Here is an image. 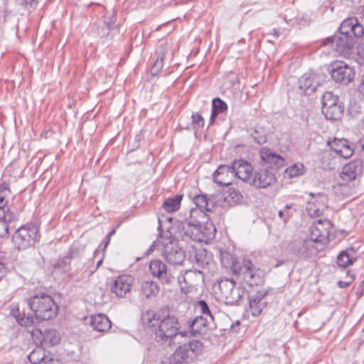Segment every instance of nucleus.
I'll return each instance as SVG.
<instances>
[{
  "instance_id": "obj_14",
  "label": "nucleus",
  "mask_w": 364,
  "mask_h": 364,
  "mask_svg": "<svg viewBox=\"0 0 364 364\" xmlns=\"http://www.w3.org/2000/svg\"><path fill=\"white\" fill-rule=\"evenodd\" d=\"M326 44L330 46L340 53L350 50L353 45V38L346 35L334 36L326 39Z\"/></svg>"
},
{
  "instance_id": "obj_40",
  "label": "nucleus",
  "mask_w": 364,
  "mask_h": 364,
  "mask_svg": "<svg viewBox=\"0 0 364 364\" xmlns=\"http://www.w3.org/2000/svg\"><path fill=\"white\" fill-rule=\"evenodd\" d=\"M228 107L226 103L221 99L216 97L213 100L212 102V109L216 112L222 113L227 109Z\"/></svg>"
},
{
  "instance_id": "obj_51",
  "label": "nucleus",
  "mask_w": 364,
  "mask_h": 364,
  "mask_svg": "<svg viewBox=\"0 0 364 364\" xmlns=\"http://www.w3.org/2000/svg\"><path fill=\"white\" fill-rule=\"evenodd\" d=\"M358 90L359 92L364 95V75H363L360 82L358 85Z\"/></svg>"
},
{
  "instance_id": "obj_27",
  "label": "nucleus",
  "mask_w": 364,
  "mask_h": 364,
  "mask_svg": "<svg viewBox=\"0 0 364 364\" xmlns=\"http://www.w3.org/2000/svg\"><path fill=\"white\" fill-rule=\"evenodd\" d=\"M161 317L160 312L155 313L153 311H147L142 314L141 321L148 327H155L159 325Z\"/></svg>"
},
{
  "instance_id": "obj_28",
  "label": "nucleus",
  "mask_w": 364,
  "mask_h": 364,
  "mask_svg": "<svg viewBox=\"0 0 364 364\" xmlns=\"http://www.w3.org/2000/svg\"><path fill=\"white\" fill-rule=\"evenodd\" d=\"M159 289L157 284L152 281L143 282L141 286V294L146 298L156 296Z\"/></svg>"
},
{
  "instance_id": "obj_13",
  "label": "nucleus",
  "mask_w": 364,
  "mask_h": 364,
  "mask_svg": "<svg viewBox=\"0 0 364 364\" xmlns=\"http://www.w3.org/2000/svg\"><path fill=\"white\" fill-rule=\"evenodd\" d=\"M32 336L36 338L41 343L46 346H55L60 341V334L55 329H48L44 332L40 329H35L32 331Z\"/></svg>"
},
{
  "instance_id": "obj_50",
  "label": "nucleus",
  "mask_w": 364,
  "mask_h": 364,
  "mask_svg": "<svg viewBox=\"0 0 364 364\" xmlns=\"http://www.w3.org/2000/svg\"><path fill=\"white\" fill-rule=\"evenodd\" d=\"M9 192H10L9 188V187H8V186L6 184L1 185V186H0V193L6 196V195H8V193H9Z\"/></svg>"
},
{
  "instance_id": "obj_35",
  "label": "nucleus",
  "mask_w": 364,
  "mask_h": 364,
  "mask_svg": "<svg viewBox=\"0 0 364 364\" xmlns=\"http://www.w3.org/2000/svg\"><path fill=\"white\" fill-rule=\"evenodd\" d=\"M304 173V166L302 164L291 165L285 170V175L289 178H294L301 176Z\"/></svg>"
},
{
  "instance_id": "obj_57",
  "label": "nucleus",
  "mask_w": 364,
  "mask_h": 364,
  "mask_svg": "<svg viewBox=\"0 0 364 364\" xmlns=\"http://www.w3.org/2000/svg\"><path fill=\"white\" fill-rule=\"evenodd\" d=\"M109 241H110V237H106V240L105 241V245H104V248L105 249L107 247V246L108 245V244L109 243Z\"/></svg>"
},
{
  "instance_id": "obj_12",
  "label": "nucleus",
  "mask_w": 364,
  "mask_h": 364,
  "mask_svg": "<svg viewBox=\"0 0 364 364\" xmlns=\"http://www.w3.org/2000/svg\"><path fill=\"white\" fill-rule=\"evenodd\" d=\"M231 167L232 176L237 177L250 183L252 176V166L250 163L242 159L235 160L232 162Z\"/></svg>"
},
{
  "instance_id": "obj_47",
  "label": "nucleus",
  "mask_w": 364,
  "mask_h": 364,
  "mask_svg": "<svg viewBox=\"0 0 364 364\" xmlns=\"http://www.w3.org/2000/svg\"><path fill=\"white\" fill-rule=\"evenodd\" d=\"M257 132L255 131L254 134H252V136L254 139L255 141L259 144H262L265 143L266 138L264 136H257Z\"/></svg>"
},
{
  "instance_id": "obj_53",
  "label": "nucleus",
  "mask_w": 364,
  "mask_h": 364,
  "mask_svg": "<svg viewBox=\"0 0 364 364\" xmlns=\"http://www.w3.org/2000/svg\"><path fill=\"white\" fill-rule=\"evenodd\" d=\"M234 195V196H232V198H235V200L237 201V200H240V198L241 196H240V194L236 192L235 191H233L232 193H230V196H232Z\"/></svg>"
},
{
  "instance_id": "obj_20",
  "label": "nucleus",
  "mask_w": 364,
  "mask_h": 364,
  "mask_svg": "<svg viewBox=\"0 0 364 364\" xmlns=\"http://www.w3.org/2000/svg\"><path fill=\"white\" fill-rule=\"evenodd\" d=\"M149 270L151 274L164 282H168L170 274L167 267L161 260L156 259L150 262Z\"/></svg>"
},
{
  "instance_id": "obj_60",
  "label": "nucleus",
  "mask_w": 364,
  "mask_h": 364,
  "mask_svg": "<svg viewBox=\"0 0 364 364\" xmlns=\"http://www.w3.org/2000/svg\"><path fill=\"white\" fill-rule=\"evenodd\" d=\"M278 215L279 218H283L284 216V210H279Z\"/></svg>"
},
{
  "instance_id": "obj_11",
  "label": "nucleus",
  "mask_w": 364,
  "mask_h": 364,
  "mask_svg": "<svg viewBox=\"0 0 364 364\" xmlns=\"http://www.w3.org/2000/svg\"><path fill=\"white\" fill-rule=\"evenodd\" d=\"M134 279L130 275H120L114 279L111 287V292L116 296L124 297L130 291Z\"/></svg>"
},
{
  "instance_id": "obj_43",
  "label": "nucleus",
  "mask_w": 364,
  "mask_h": 364,
  "mask_svg": "<svg viewBox=\"0 0 364 364\" xmlns=\"http://www.w3.org/2000/svg\"><path fill=\"white\" fill-rule=\"evenodd\" d=\"M352 28L351 38L355 36L356 38L360 37L363 35V27L357 20V23H354Z\"/></svg>"
},
{
  "instance_id": "obj_18",
  "label": "nucleus",
  "mask_w": 364,
  "mask_h": 364,
  "mask_svg": "<svg viewBox=\"0 0 364 364\" xmlns=\"http://www.w3.org/2000/svg\"><path fill=\"white\" fill-rule=\"evenodd\" d=\"M88 324L93 331L101 333L109 331L112 326L109 318L103 314L91 315L89 317Z\"/></svg>"
},
{
  "instance_id": "obj_25",
  "label": "nucleus",
  "mask_w": 364,
  "mask_h": 364,
  "mask_svg": "<svg viewBox=\"0 0 364 364\" xmlns=\"http://www.w3.org/2000/svg\"><path fill=\"white\" fill-rule=\"evenodd\" d=\"M28 358L32 364H53V359L46 354L41 348H35L28 355Z\"/></svg>"
},
{
  "instance_id": "obj_1",
  "label": "nucleus",
  "mask_w": 364,
  "mask_h": 364,
  "mask_svg": "<svg viewBox=\"0 0 364 364\" xmlns=\"http://www.w3.org/2000/svg\"><path fill=\"white\" fill-rule=\"evenodd\" d=\"M193 200L196 208H191L188 214L179 215L172 227V233L177 240L203 242L213 237L215 228L212 223H207L205 227L201 225V220L205 218V211H210L208 198L205 195L198 194Z\"/></svg>"
},
{
  "instance_id": "obj_54",
  "label": "nucleus",
  "mask_w": 364,
  "mask_h": 364,
  "mask_svg": "<svg viewBox=\"0 0 364 364\" xmlns=\"http://www.w3.org/2000/svg\"><path fill=\"white\" fill-rule=\"evenodd\" d=\"M338 287H341V288H344V287H348V283L345 282H342V281H339V282H338Z\"/></svg>"
},
{
  "instance_id": "obj_31",
  "label": "nucleus",
  "mask_w": 364,
  "mask_h": 364,
  "mask_svg": "<svg viewBox=\"0 0 364 364\" xmlns=\"http://www.w3.org/2000/svg\"><path fill=\"white\" fill-rule=\"evenodd\" d=\"M336 105H340L338 96L331 92H326L322 97V110Z\"/></svg>"
},
{
  "instance_id": "obj_23",
  "label": "nucleus",
  "mask_w": 364,
  "mask_h": 364,
  "mask_svg": "<svg viewBox=\"0 0 364 364\" xmlns=\"http://www.w3.org/2000/svg\"><path fill=\"white\" fill-rule=\"evenodd\" d=\"M260 156L262 161L264 165L269 166V168H279L283 164V158L274 153L271 149L263 148L260 151Z\"/></svg>"
},
{
  "instance_id": "obj_26",
  "label": "nucleus",
  "mask_w": 364,
  "mask_h": 364,
  "mask_svg": "<svg viewBox=\"0 0 364 364\" xmlns=\"http://www.w3.org/2000/svg\"><path fill=\"white\" fill-rule=\"evenodd\" d=\"M354 254L355 252L353 248L342 251L337 258L338 266L342 268H346L349 265H351L356 259Z\"/></svg>"
},
{
  "instance_id": "obj_6",
  "label": "nucleus",
  "mask_w": 364,
  "mask_h": 364,
  "mask_svg": "<svg viewBox=\"0 0 364 364\" xmlns=\"http://www.w3.org/2000/svg\"><path fill=\"white\" fill-rule=\"evenodd\" d=\"M156 334L161 339L172 338L178 334L182 336L186 335V331H179V323L178 318L169 314L161 317L158 325V330Z\"/></svg>"
},
{
  "instance_id": "obj_24",
  "label": "nucleus",
  "mask_w": 364,
  "mask_h": 364,
  "mask_svg": "<svg viewBox=\"0 0 364 364\" xmlns=\"http://www.w3.org/2000/svg\"><path fill=\"white\" fill-rule=\"evenodd\" d=\"M236 285V282L232 279L224 278L219 281V297L225 304H228L230 298H232L231 294Z\"/></svg>"
},
{
  "instance_id": "obj_16",
  "label": "nucleus",
  "mask_w": 364,
  "mask_h": 364,
  "mask_svg": "<svg viewBox=\"0 0 364 364\" xmlns=\"http://www.w3.org/2000/svg\"><path fill=\"white\" fill-rule=\"evenodd\" d=\"M363 163L361 160H353L343 167L341 177L343 181H350L355 180L362 173Z\"/></svg>"
},
{
  "instance_id": "obj_9",
  "label": "nucleus",
  "mask_w": 364,
  "mask_h": 364,
  "mask_svg": "<svg viewBox=\"0 0 364 364\" xmlns=\"http://www.w3.org/2000/svg\"><path fill=\"white\" fill-rule=\"evenodd\" d=\"M331 223L326 219L316 220L310 228V239L315 243L326 245L329 242Z\"/></svg>"
},
{
  "instance_id": "obj_19",
  "label": "nucleus",
  "mask_w": 364,
  "mask_h": 364,
  "mask_svg": "<svg viewBox=\"0 0 364 364\" xmlns=\"http://www.w3.org/2000/svg\"><path fill=\"white\" fill-rule=\"evenodd\" d=\"M299 88L303 90L306 95H309L316 90L317 87L319 85V82L315 73H305L299 79Z\"/></svg>"
},
{
  "instance_id": "obj_58",
  "label": "nucleus",
  "mask_w": 364,
  "mask_h": 364,
  "mask_svg": "<svg viewBox=\"0 0 364 364\" xmlns=\"http://www.w3.org/2000/svg\"><path fill=\"white\" fill-rule=\"evenodd\" d=\"M115 232H116V228L112 229V230L109 232V234L107 235V237H111V236H112L113 235H114Z\"/></svg>"
},
{
  "instance_id": "obj_15",
  "label": "nucleus",
  "mask_w": 364,
  "mask_h": 364,
  "mask_svg": "<svg viewBox=\"0 0 364 364\" xmlns=\"http://www.w3.org/2000/svg\"><path fill=\"white\" fill-rule=\"evenodd\" d=\"M328 145L339 156L348 159L353 154V149L345 139L334 138L328 141Z\"/></svg>"
},
{
  "instance_id": "obj_45",
  "label": "nucleus",
  "mask_w": 364,
  "mask_h": 364,
  "mask_svg": "<svg viewBox=\"0 0 364 364\" xmlns=\"http://www.w3.org/2000/svg\"><path fill=\"white\" fill-rule=\"evenodd\" d=\"M267 291L265 290L258 291L255 295H253L250 299L256 300L257 302H263L262 300L267 296Z\"/></svg>"
},
{
  "instance_id": "obj_30",
  "label": "nucleus",
  "mask_w": 364,
  "mask_h": 364,
  "mask_svg": "<svg viewBox=\"0 0 364 364\" xmlns=\"http://www.w3.org/2000/svg\"><path fill=\"white\" fill-rule=\"evenodd\" d=\"M343 109L341 105L322 110L326 118L331 120H338L341 119L343 115Z\"/></svg>"
},
{
  "instance_id": "obj_64",
  "label": "nucleus",
  "mask_w": 364,
  "mask_h": 364,
  "mask_svg": "<svg viewBox=\"0 0 364 364\" xmlns=\"http://www.w3.org/2000/svg\"><path fill=\"white\" fill-rule=\"evenodd\" d=\"M239 323H240V322H239V321H237V322L235 323V325H238Z\"/></svg>"
},
{
  "instance_id": "obj_2",
  "label": "nucleus",
  "mask_w": 364,
  "mask_h": 364,
  "mask_svg": "<svg viewBox=\"0 0 364 364\" xmlns=\"http://www.w3.org/2000/svg\"><path fill=\"white\" fill-rule=\"evenodd\" d=\"M28 304L34 312L36 319L50 320L58 314V306L53 298L46 294L33 296L28 300Z\"/></svg>"
},
{
  "instance_id": "obj_42",
  "label": "nucleus",
  "mask_w": 364,
  "mask_h": 364,
  "mask_svg": "<svg viewBox=\"0 0 364 364\" xmlns=\"http://www.w3.org/2000/svg\"><path fill=\"white\" fill-rule=\"evenodd\" d=\"M192 123L195 126V127L200 128L204 125V119L203 117L198 112L193 113L192 116Z\"/></svg>"
},
{
  "instance_id": "obj_3",
  "label": "nucleus",
  "mask_w": 364,
  "mask_h": 364,
  "mask_svg": "<svg viewBox=\"0 0 364 364\" xmlns=\"http://www.w3.org/2000/svg\"><path fill=\"white\" fill-rule=\"evenodd\" d=\"M38 228L35 225H26L20 227L12 236L15 248L25 250L33 247L39 242Z\"/></svg>"
},
{
  "instance_id": "obj_62",
  "label": "nucleus",
  "mask_w": 364,
  "mask_h": 364,
  "mask_svg": "<svg viewBox=\"0 0 364 364\" xmlns=\"http://www.w3.org/2000/svg\"><path fill=\"white\" fill-rule=\"evenodd\" d=\"M107 24V27L108 28H111L112 26V23H108V22H105Z\"/></svg>"
},
{
  "instance_id": "obj_8",
  "label": "nucleus",
  "mask_w": 364,
  "mask_h": 364,
  "mask_svg": "<svg viewBox=\"0 0 364 364\" xmlns=\"http://www.w3.org/2000/svg\"><path fill=\"white\" fill-rule=\"evenodd\" d=\"M330 73L334 82L343 85L351 82L355 75L354 69L343 61L331 63Z\"/></svg>"
},
{
  "instance_id": "obj_38",
  "label": "nucleus",
  "mask_w": 364,
  "mask_h": 364,
  "mask_svg": "<svg viewBox=\"0 0 364 364\" xmlns=\"http://www.w3.org/2000/svg\"><path fill=\"white\" fill-rule=\"evenodd\" d=\"M196 309L204 316L205 318H208L209 320L214 321V316L212 314L208 304L203 301L200 300L198 301L196 304Z\"/></svg>"
},
{
  "instance_id": "obj_17",
  "label": "nucleus",
  "mask_w": 364,
  "mask_h": 364,
  "mask_svg": "<svg viewBox=\"0 0 364 364\" xmlns=\"http://www.w3.org/2000/svg\"><path fill=\"white\" fill-rule=\"evenodd\" d=\"M315 242L310 238L305 240H299L291 247V251L300 257H308L316 252Z\"/></svg>"
},
{
  "instance_id": "obj_44",
  "label": "nucleus",
  "mask_w": 364,
  "mask_h": 364,
  "mask_svg": "<svg viewBox=\"0 0 364 364\" xmlns=\"http://www.w3.org/2000/svg\"><path fill=\"white\" fill-rule=\"evenodd\" d=\"M0 218V237H4L5 236H8L9 235V226L5 220V217Z\"/></svg>"
},
{
  "instance_id": "obj_52",
  "label": "nucleus",
  "mask_w": 364,
  "mask_h": 364,
  "mask_svg": "<svg viewBox=\"0 0 364 364\" xmlns=\"http://www.w3.org/2000/svg\"><path fill=\"white\" fill-rule=\"evenodd\" d=\"M269 33L274 36L275 38H278L280 36V32L277 28L272 29Z\"/></svg>"
},
{
  "instance_id": "obj_46",
  "label": "nucleus",
  "mask_w": 364,
  "mask_h": 364,
  "mask_svg": "<svg viewBox=\"0 0 364 364\" xmlns=\"http://www.w3.org/2000/svg\"><path fill=\"white\" fill-rule=\"evenodd\" d=\"M6 195L0 193V218H4L5 212L4 210V207L6 205V202L4 201V198Z\"/></svg>"
},
{
  "instance_id": "obj_37",
  "label": "nucleus",
  "mask_w": 364,
  "mask_h": 364,
  "mask_svg": "<svg viewBox=\"0 0 364 364\" xmlns=\"http://www.w3.org/2000/svg\"><path fill=\"white\" fill-rule=\"evenodd\" d=\"M256 300H249V308L253 316H258L265 308L266 302H257Z\"/></svg>"
},
{
  "instance_id": "obj_21",
  "label": "nucleus",
  "mask_w": 364,
  "mask_h": 364,
  "mask_svg": "<svg viewBox=\"0 0 364 364\" xmlns=\"http://www.w3.org/2000/svg\"><path fill=\"white\" fill-rule=\"evenodd\" d=\"M215 326L213 321L205 318L204 316H196L189 324L188 328L192 335L205 332L206 328Z\"/></svg>"
},
{
  "instance_id": "obj_48",
  "label": "nucleus",
  "mask_w": 364,
  "mask_h": 364,
  "mask_svg": "<svg viewBox=\"0 0 364 364\" xmlns=\"http://www.w3.org/2000/svg\"><path fill=\"white\" fill-rule=\"evenodd\" d=\"M36 0H16V1L26 7L28 6H32L33 4L36 2Z\"/></svg>"
},
{
  "instance_id": "obj_22",
  "label": "nucleus",
  "mask_w": 364,
  "mask_h": 364,
  "mask_svg": "<svg viewBox=\"0 0 364 364\" xmlns=\"http://www.w3.org/2000/svg\"><path fill=\"white\" fill-rule=\"evenodd\" d=\"M232 167L226 165H220L213 174L215 183L228 186L232 182Z\"/></svg>"
},
{
  "instance_id": "obj_49",
  "label": "nucleus",
  "mask_w": 364,
  "mask_h": 364,
  "mask_svg": "<svg viewBox=\"0 0 364 364\" xmlns=\"http://www.w3.org/2000/svg\"><path fill=\"white\" fill-rule=\"evenodd\" d=\"M316 196H317L316 202L318 201V200H319V201L321 203H322L323 205H324L326 202V200H327L326 196L325 194L318 193L316 194Z\"/></svg>"
},
{
  "instance_id": "obj_55",
  "label": "nucleus",
  "mask_w": 364,
  "mask_h": 364,
  "mask_svg": "<svg viewBox=\"0 0 364 364\" xmlns=\"http://www.w3.org/2000/svg\"><path fill=\"white\" fill-rule=\"evenodd\" d=\"M218 114V112H216L215 111L212 109V113H211V116H210V120L211 121H214Z\"/></svg>"
},
{
  "instance_id": "obj_41",
  "label": "nucleus",
  "mask_w": 364,
  "mask_h": 364,
  "mask_svg": "<svg viewBox=\"0 0 364 364\" xmlns=\"http://www.w3.org/2000/svg\"><path fill=\"white\" fill-rule=\"evenodd\" d=\"M164 55L159 56L151 69V74L156 75L163 68Z\"/></svg>"
},
{
  "instance_id": "obj_61",
  "label": "nucleus",
  "mask_w": 364,
  "mask_h": 364,
  "mask_svg": "<svg viewBox=\"0 0 364 364\" xmlns=\"http://www.w3.org/2000/svg\"><path fill=\"white\" fill-rule=\"evenodd\" d=\"M62 264H65V266H63V270H65V271H68V264L65 263V262L63 261V262H62Z\"/></svg>"
},
{
  "instance_id": "obj_39",
  "label": "nucleus",
  "mask_w": 364,
  "mask_h": 364,
  "mask_svg": "<svg viewBox=\"0 0 364 364\" xmlns=\"http://www.w3.org/2000/svg\"><path fill=\"white\" fill-rule=\"evenodd\" d=\"M308 215L311 217H318L322 213V210L318 207L315 202H309L306 208Z\"/></svg>"
},
{
  "instance_id": "obj_63",
  "label": "nucleus",
  "mask_w": 364,
  "mask_h": 364,
  "mask_svg": "<svg viewBox=\"0 0 364 364\" xmlns=\"http://www.w3.org/2000/svg\"><path fill=\"white\" fill-rule=\"evenodd\" d=\"M102 263V259L97 262V267H99Z\"/></svg>"
},
{
  "instance_id": "obj_10",
  "label": "nucleus",
  "mask_w": 364,
  "mask_h": 364,
  "mask_svg": "<svg viewBox=\"0 0 364 364\" xmlns=\"http://www.w3.org/2000/svg\"><path fill=\"white\" fill-rule=\"evenodd\" d=\"M276 181L274 173L267 168L260 169L255 172L250 181V184L257 188H264Z\"/></svg>"
},
{
  "instance_id": "obj_5",
  "label": "nucleus",
  "mask_w": 364,
  "mask_h": 364,
  "mask_svg": "<svg viewBox=\"0 0 364 364\" xmlns=\"http://www.w3.org/2000/svg\"><path fill=\"white\" fill-rule=\"evenodd\" d=\"M203 349V343L198 341H193L177 348L171 356L175 363H188L199 355Z\"/></svg>"
},
{
  "instance_id": "obj_32",
  "label": "nucleus",
  "mask_w": 364,
  "mask_h": 364,
  "mask_svg": "<svg viewBox=\"0 0 364 364\" xmlns=\"http://www.w3.org/2000/svg\"><path fill=\"white\" fill-rule=\"evenodd\" d=\"M196 263L200 267L208 265L211 260V256L205 249H198L195 253Z\"/></svg>"
},
{
  "instance_id": "obj_34",
  "label": "nucleus",
  "mask_w": 364,
  "mask_h": 364,
  "mask_svg": "<svg viewBox=\"0 0 364 364\" xmlns=\"http://www.w3.org/2000/svg\"><path fill=\"white\" fill-rule=\"evenodd\" d=\"M353 23H357L356 18H349L345 19L341 24L339 28L340 34L346 35L351 37L352 28L353 27Z\"/></svg>"
},
{
  "instance_id": "obj_7",
  "label": "nucleus",
  "mask_w": 364,
  "mask_h": 364,
  "mask_svg": "<svg viewBox=\"0 0 364 364\" xmlns=\"http://www.w3.org/2000/svg\"><path fill=\"white\" fill-rule=\"evenodd\" d=\"M240 272L245 282L250 287L260 285L264 281V272L250 259L242 260Z\"/></svg>"
},
{
  "instance_id": "obj_4",
  "label": "nucleus",
  "mask_w": 364,
  "mask_h": 364,
  "mask_svg": "<svg viewBox=\"0 0 364 364\" xmlns=\"http://www.w3.org/2000/svg\"><path fill=\"white\" fill-rule=\"evenodd\" d=\"M159 245L161 246V255L167 262L172 265H180L183 263L185 253L176 242L169 240L156 241L150 247L149 251L153 252Z\"/></svg>"
},
{
  "instance_id": "obj_36",
  "label": "nucleus",
  "mask_w": 364,
  "mask_h": 364,
  "mask_svg": "<svg viewBox=\"0 0 364 364\" xmlns=\"http://www.w3.org/2000/svg\"><path fill=\"white\" fill-rule=\"evenodd\" d=\"M232 298H230L227 304H237L238 302L242 299L245 295V289L239 285H236L233 291H232Z\"/></svg>"
},
{
  "instance_id": "obj_29",
  "label": "nucleus",
  "mask_w": 364,
  "mask_h": 364,
  "mask_svg": "<svg viewBox=\"0 0 364 364\" xmlns=\"http://www.w3.org/2000/svg\"><path fill=\"white\" fill-rule=\"evenodd\" d=\"M182 198L183 196L179 194L167 198L163 203L164 210L168 213H172L178 210L180 208Z\"/></svg>"
},
{
  "instance_id": "obj_56",
  "label": "nucleus",
  "mask_w": 364,
  "mask_h": 364,
  "mask_svg": "<svg viewBox=\"0 0 364 364\" xmlns=\"http://www.w3.org/2000/svg\"><path fill=\"white\" fill-rule=\"evenodd\" d=\"M295 206V205L294 203H291V204H287L284 207V208L286 210H289V209H291L293 208Z\"/></svg>"
},
{
  "instance_id": "obj_33",
  "label": "nucleus",
  "mask_w": 364,
  "mask_h": 364,
  "mask_svg": "<svg viewBox=\"0 0 364 364\" xmlns=\"http://www.w3.org/2000/svg\"><path fill=\"white\" fill-rule=\"evenodd\" d=\"M11 315L16 318L18 323L21 326H30L34 323L33 316H26L24 314H21L18 309H12Z\"/></svg>"
},
{
  "instance_id": "obj_59",
  "label": "nucleus",
  "mask_w": 364,
  "mask_h": 364,
  "mask_svg": "<svg viewBox=\"0 0 364 364\" xmlns=\"http://www.w3.org/2000/svg\"><path fill=\"white\" fill-rule=\"evenodd\" d=\"M291 214H289V213H286V214H285V217H284V223H286V222H287V220L290 218V216H291Z\"/></svg>"
}]
</instances>
